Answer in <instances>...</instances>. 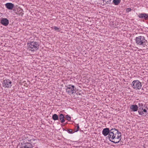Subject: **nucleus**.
I'll return each mask as SVG.
<instances>
[{
    "label": "nucleus",
    "mask_w": 148,
    "mask_h": 148,
    "mask_svg": "<svg viewBox=\"0 0 148 148\" xmlns=\"http://www.w3.org/2000/svg\"><path fill=\"white\" fill-rule=\"evenodd\" d=\"M68 132L70 134H73V132L72 130L71 129H69L67 130Z\"/></svg>",
    "instance_id": "obj_22"
},
{
    "label": "nucleus",
    "mask_w": 148,
    "mask_h": 148,
    "mask_svg": "<svg viewBox=\"0 0 148 148\" xmlns=\"http://www.w3.org/2000/svg\"><path fill=\"white\" fill-rule=\"evenodd\" d=\"M33 142L34 143H35V142H34V141H33Z\"/></svg>",
    "instance_id": "obj_27"
},
{
    "label": "nucleus",
    "mask_w": 148,
    "mask_h": 148,
    "mask_svg": "<svg viewBox=\"0 0 148 148\" xmlns=\"http://www.w3.org/2000/svg\"><path fill=\"white\" fill-rule=\"evenodd\" d=\"M34 137H35L33 136L28 135L26 138L27 140L31 142L30 143H32V145H33L36 143L37 141V139L34 138Z\"/></svg>",
    "instance_id": "obj_7"
},
{
    "label": "nucleus",
    "mask_w": 148,
    "mask_h": 148,
    "mask_svg": "<svg viewBox=\"0 0 148 148\" xmlns=\"http://www.w3.org/2000/svg\"><path fill=\"white\" fill-rule=\"evenodd\" d=\"M107 0H103V3H104V2H106Z\"/></svg>",
    "instance_id": "obj_26"
},
{
    "label": "nucleus",
    "mask_w": 148,
    "mask_h": 148,
    "mask_svg": "<svg viewBox=\"0 0 148 148\" xmlns=\"http://www.w3.org/2000/svg\"><path fill=\"white\" fill-rule=\"evenodd\" d=\"M83 94L82 92L81 91H78L75 90V92L74 94H73V96L75 98H80L81 97Z\"/></svg>",
    "instance_id": "obj_12"
},
{
    "label": "nucleus",
    "mask_w": 148,
    "mask_h": 148,
    "mask_svg": "<svg viewBox=\"0 0 148 148\" xmlns=\"http://www.w3.org/2000/svg\"><path fill=\"white\" fill-rule=\"evenodd\" d=\"M121 2V0H113L112 3L115 5H118Z\"/></svg>",
    "instance_id": "obj_18"
},
{
    "label": "nucleus",
    "mask_w": 148,
    "mask_h": 148,
    "mask_svg": "<svg viewBox=\"0 0 148 148\" xmlns=\"http://www.w3.org/2000/svg\"><path fill=\"white\" fill-rule=\"evenodd\" d=\"M66 92L68 94L73 96V94H74L75 92V90H76V88L74 85H69L66 86Z\"/></svg>",
    "instance_id": "obj_3"
},
{
    "label": "nucleus",
    "mask_w": 148,
    "mask_h": 148,
    "mask_svg": "<svg viewBox=\"0 0 148 148\" xmlns=\"http://www.w3.org/2000/svg\"><path fill=\"white\" fill-rule=\"evenodd\" d=\"M112 3V0H107L106 2H104V3H103L104 4H111Z\"/></svg>",
    "instance_id": "obj_19"
},
{
    "label": "nucleus",
    "mask_w": 148,
    "mask_h": 148,
    "mask_svg": "<svg viewBox=\"0 0 148 148\" xmlns=\"http://www.w3.org/2000/svg\"><path fill=\"white\" fill-rule=\"evenodd\" d=\"M131 85L133 88L136 90L140 89L142 86L141 83L138 80L133 81Z\"/></svg>",
    "instance_id": "obj_5"
},
{
    "label": "nucleus",
    "mask_w": 148,
    "mask_h": 148,
    "mask_svg": "<svg viewBox=\"0 0 148 148\" xmlns=\"http://www.w3.org/2000/svg\"><path fill=\"white\" fill-rule=\"evenodd\" d=\"M28 49L32 51H36L39 48V45L38 42H30L27 44Z\"/></svg>",
    "instance_id": "obj_2"
},
{
    "label": "nucleus",
    "mask_w": 148,
    "mask_h": 148,
    "mask_svg": "<svg viewBox=\"0 0 148 148\" xmlns=\"http://www.w3.org/2000/svg\"><path fill=\"white\" fill-rule=\"evenodd\" d=\"M130 108L134 112L138 110V106L136 105H133L131 106Z\"/></svg>",
    "instance_id": "obj_15"
},
{
    "label": "nucleus",
    "mask_w": 148,
    "mask_h": 148,
    "mask_svg": "<svg viewBox=\"0 0 148 148\" xmlns=\"http://www.w3.org/2000/svg\"><path fill=\"white\" fill-rule=\"evenodd\" d=\"M76 127H77L76 130L75 132H77L79 130V125L78 124H77V125Z\"/></svg>",
    "instance_id": "obj_23"
},
{
    "label": "nucleus",
    "mask_w": 148,
    "mask_h": 148,
    "mask_svg": "<svg viewBox=\"0 0 148 148\" xmlns=\"http://www.w3.org/2000/svg\"><path fill=\"white\" fill-rule=\"evenodd\" d=\"M132 10L131 8H127L126 9V11L127 12H129Z\"/></svg>",
    "instance_id": "obj_24"
},
{
    "label": "nucleus",
    "mask_w": 148,
    "mask_h": 148,
    "mask_svg": "<svg viewBox=\"0 0 148 148\" xmlns=\"http://www.w3.org/2000/svg\"><path fill=\"white\" fill-rule=\"evenodd\" d=\"M52 118L54 121L58 120H59V117L56 114H54L52 115Z\"/></svg>",
    "instance_id": "obj_17"
},
{
    "label": "nucleus",
    "mask_w": 148,
    "mask_h": 148,
    "mask_svg": "<svg viewBox=\"0 0 148 148\" xmlns=\"http://www.w3.org/2000/svg\"><path fill=\"white\" fill-rule=\"evenodd\" d=\"M138 16L139 18L141 19H143L145 20H148V14L145 13H140L139 14Z\"/></svg>",
    "instance_id": "obj_11"
},
{
    "label": "nucleus",
    "mask_w": 148,
    "mask_h": 148,
    "mask_svg": "<svg viewBox=\"0 0 148 148\" xmlns=\"http://www.w3.org/2000/svg\"><path fill=\"white\" fill-rule=\"evenodd\" d=\"M22 145L21 148H33L34 146L30 143L26 142H23L22 143Z\"/></svg>",
    "instance_id": "obj_8"
},
{
    "label": "nucleus",
    "mask_w": 148,
    "mask_h": 148,
    "mask_svg": "<svg viewBox=\"0 0 148 148\" xmlns=\"http://www.w3.org/2000/svg\"><path fill=\"white\" fill-rule=\"evenodd\" d=\"M66 119L68 121H71V117L69 116L68 115H67L65 116Z\"/></svg>",
    "instance_id": "obj_21"
},
{
    "label": "nucleus",
    "mask_w": 148,
    "mask_h": 148,
    "mask_svg": "<svg viewBox=\"0 0 148 148\" xmlns=\"http://www.w3.org/2000/svg\"><path fill=\"white\" fill-rule=\"evenodd\" d=\"M0 23L3 25L6 26L9 24V21L6 18H2L1 20Z\"/></svg>",
    "instance_id": "obj_10"
},
{
    "label": "nucleus",
    "mask_w": 148,
    "mask_h": 148,
    "mask_svg": "<svg viewBox=\"0 0 148 148\" xmlns=\"http://www.w3.org/2000/svg\"><path fill=\"white\" fill-rule=\"evenodd\" d=\"M143 111H142V112H144L146 114H147V110L146 109H143Z\"/></svg>",
    "instance_id": "obj_25"
},
{
    "label": "nucleus",
    "mask_w": 148,
    "mask_h": 148,
    "mask_svg": "<svg viewBox=\"0 0 148 148\" xmlns=\"http://www.w3.org/2000/svg\"><path fill=\"white\" fill-rule=\"evenodd\" d=\"M110 141L114 143H118L121 139V134L117 129H111L109 136H108Z\"/></svg>",
    "instance_id": "obj_1"
},
{
    "label": "nucleus",
    "mask_w": 148,
    "mask_h": 148,
    "mask_svg": "<svg viewBox=\"0 0 148 148\" xmlns=\"http://www.w3.org/2000/svg\"><path fill=\"white\" fill-rule=\"evenodd\" d=\"M64 118V116L63 114H60L59 119L61 123H63L65 122Z\"/></svg>",
    "instance_id": "obj_16"
},
{
    "label": "nucleus",
    "mask_w": 148,
    "mask_h": 148,
    "mask_svg": "<svg viewBox=\"0 0 148 148\" xmlns=\"http://www.w3.org/2000/svg\"><path fill=\"white\" fill-rule=\"evenodd\" d=\"M36 148H37V147H36Z\"/></svg>",
    "instance_id": "obj_28"
},
{
    "label": "nucleus",
    "mask_w": 148,
    "mask_h": 148,
    "mask_svg": "<svg viewBox=\"0 0 148 148\" xmlns=\"http://www.w3.org/2000/svg\"><path fill=\"white\" fill-rule=\"evenodd\" d=\"M5 5L6 8L9 10H12L14 7V5L11 3H6Z\"/></svg>",
    "instance_id": "obj_13"
},
{
    "label": "nucleus",
    "mask_w": 148,
    "mask_h": 148,
    "mask_svg": "<svg viewBox=\"0 0 148 148\" xmlns=\"http://www.w3.org/2000/svg\"><path fill=\"white\" fill-rule=\"evenodd\" d=\"M111 129H110L108 128H106L103 129L102 131V134L103 135L106 136L107 135L109 136L110 132Z\"/></svg>",
    "instance_id": "obj_9"
},
{
    "label": "nucleus",
    "mask_w": 148,
    "mask_h": 148,
    "mask_svg": "<svg viewBox=\"0 0 148 148\" xmlns=\"http://www.w3.org/2000/svg\"><path fill=\"white\" fill-rule=\"evenodd\" d=\"M138 112L139 114L141 115H142L144 113L143 112H142L143 110V104L142 103H141V104H139V105L138 106Z\"/></svg>",
    "instance_id": "obj_14"
},
{
    "label": "nucleus",
    "mask_w": 148,
    "mask_h": 148,
    "mask_svg": "<svg viewBox=\"0 0 148 148\" xmlns=\"http://www.w3.org/2000/svg\"><path fill=\"white\" fill-rule=\"evenodd\" d=\"M136 43L139 45H146L145 42L147 40L145 37L143 36H139L136 38Z\"/></svg>",
    "instance_id": "obj_4"
},
{
    "label": "nucleus",
    "mask_w": 148,
    "mask_h": 148,
    "mask_svg": "<svg viewBox=\"0 0 148 148\" xmlns=\"http://www.w3.org/2000/svg\"><path fill=\"white\" fill-rule=\"evenodd\" d=\"M52 29H53L55 31H58V32H60V30L59 29V28H58L56 26H53L52 27Z\"/></svg>",
    "instance_id": "obj_20"
},
{
    "label": "nucleus",
    "mask_w": 148,
    "mask_h": 148,
    "mask_svg": "<svg viewBox=\"0 0 148 148\" xmlns=\"http://www.w3.org/2000/svg\"><path fill=\"white\" fill-rule=\"evenodd\" d=\"M12 82L9 79H5L3 80L2 84L3 86L5 88H10L12 86Z\"/></svg>",
    "instance_id": "obj_6"
}]
</instances>
